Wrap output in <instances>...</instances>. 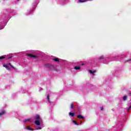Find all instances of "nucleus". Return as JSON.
<instances>
[{"mask_svg":"<svg viewBox=\"0 0 131 131\" xmlns=\"http://www.w3.org/2000/svg\"><path fill=\"white\" fill-rule=\"evenodd\" d=\"M89 72L90 73V74H92V75H95V74L96 73V72H97V71L94 70V71H92V70H90L89 71Z\"/></svg>","mask_w":131,"mask_h":131,"instance_id":"obj_7","label":"nucleus"},{"mask_svg":"<svg viewBox=\"0 0 131 131\" xmlns=\"http://www.w3.org/2000/svg\"><path fill=\"white\" fill-rule=\"evenodd\" d=\"M129 61H131V58L130 59H129L128 60H127L125 61V62H129Z\"/></svg>","mask_w":131,"mask_h":131,"instance_id":"obj_21","label":"nucleus"},{"mask_svg":"<svg viewBox=\"0 0 131 131\" xmlns=\"http://www.w3.org/2000/svg\"><path fill=\"white\" fill-rule=\"evenodd\" d=\"M27 55L29 57H31V58H33L34 59H37V58H38V57H37V56H36V55H33L30 54H27Z\"/></svg>","mask_w":131,"mask_h":131,"instance_id":"obj_6","label":"nucleus"},{"mask_svg":"<svg viewBox=\"0 0 131 131\" xmlns=\"http://www.w3.org/2000/svg\"><path fill=\"white\" fill-rule=\"evenodd\" d=\"M74 69H75V70H79V69H80V67H79V66H75L74 67Z\"/></svg>","mask_w":131,"mask_h":131,"instance_id":"obj_14","label":"nucleus"},{"mask_svg":"<svg viewBox=\"0 0 131 131\" xmlns=\"http://www.w3.org/2000/svg\"><path fill=\"white\" fill-rule=\"evenodd\" d=\"M5 58H6V57L3 56H1L0 57V60H2V59H5Z\"/></svg>","mask_w":131,"mask_h":131,"instance_id":"obj_19","label":"nucleus"},{"mask_svg":"<svg viewBox=\"0 0 131 131\" xmlns=\"http://www.w3.org/2000/svg\"><path fill=\"white\" fill-rule=\"evenodd\" d=\"M75 114V113H71V112H70V113H69L70 116H72V117H74Z\"/></svg>","mask_w":131,"mask_h":131,"instance_id":"obj_15","label":"nucleus"},{"mask_svg":"<svg viewBox=\"0 0 131 131\" xmlns=\"http://www.w3.org/2000/svg\"><path fill=\"white\" fill-rule=\"evenodd\" d=\"M35 124L36 125H38L39 127H36V129L37 130L38 129H41L42 128V120L40 118L39 115H37L35 117Z\"/></svg>","mask_w":131,"mask_h":131,"instance_id":"obj_1","label":"nucleus"},{"mask_svg":"<svg viewBox=\"0 0 131 131\" xmlns=\"http://www.w3.org/2000/svg\"><path fill=\"white\" fill-rule=\"evenodd\" d=\"M17 1H19V0H17Z\"/></svg>","mask_w":131,"mask_h":131,"instance_id":"obj_26","label":"nucleus"},{"mask_svg":"<svg viewBox=\"0 0 131 131\" xmlns=\"http://www.w3.org/2000/svg\"><path fill=\"white\" fill-rule=\"evenodd\" d=\"M9 66H10V67H12V68H13V69H15V68L13 66H12L10 63L3 64V67H5V68H6V69H7V70H10V67H9Z\"/></svg>","mask_w":131,"mask_h":131,"instance_id":"obj_5","label":"nucleus"},{"mask_svg":"<svg viewBox=\"0 0 131 131\" xmlns=\"http://www.w3.org/2000/svg\"><path fill=\"white\" fill-rule=\"evenodd\" d=\"M12 56H8L7 57V58H8V59H12Z\"/></svg>","mask_w":131,"mask_h":131,"instance_id":"obj_22","label":"nucleus"},{"mask_svg":"<svg viewBox=\"0 0 131 131\" xmlns=\"http://www.w3.org/2000/svg\"><path fill=\"white\" fill-rule=\"evenodd\" d=\"M42 88H39V91H42Z\"/></svg>","mask_w":131,"mask_h":131,"instance_id":"obj_24","label":"nucleus"},{"mask_svg":"<svg viewBox=\"0 0 131 131\" xmlns=\"http://www.w3.org/2000/svg\"><path fill=\"white\" fill-rule=\"evenodd\" d=\"M122 58V55H118V56H113L112 59V61H119L121 60Z\"/></svg>","mask_w":131,"mask_h":131,"instance_id":"obj_4","label":"nucleus"},{"mask_svg":"<svg viewBox=\"0 0 131 131\" xmlns=\"http://www.w3.org/2000/svg\"><path fill=\"white\" fill-rule=\"evenodd\" d=\"M88 2V0H79V3H85Z\"/></svg>","mask_w":131,"mask_h":131,"instance_id":"obj_18","label":"nucleus"},{"mask_svg":"<svg viewBox=\"0 0 131 131\" xmlns=\"http://www.w3.org/2000/svg\"><path fill=\"white\" fill-rule=\"evenodd\" d=\"M82 65H84V64L82 63Z\"/></svg>","mask_w":131,"mask_h":131,"instance_id":"obj_25","label":"nucleus"},{"mask_svg":"<svg viewBox=\"0 0 131 131\" xmlns=\"http://www.w3.org/2000/svg\"><path fill=\"white\" fill-rule=\"evenodd\" d=\"M71 109H73V108H74L73 104H72V103L71 104Z\"/></svg>","mask_w":131,"mask_h":131,"instance_id":"obj_20","label":"nucleus"},{"mask_svg":"<svg viewBox=\"0 0 131 131\" xmlns=\"http://www.w3.org/2000/svg\"><path fill=\"white\" fill-rule=\"evenodd\" d=\"M6 113V111H3L0 113V116H2V115H4Z\"/></svg>","mask_w":131,"mask_h":131,"instance_id":"obj_16","label":"nucleus"},{"mask_svg":"<svg viewBox=\"0 0 131 131\" xmlns=\"http://www.w3.org/2000/svg\"><path fill=\"white\" fill-rule=\"evenodd\" d=\"M28 122H30V119H25L24 120V123H27Z\"/></svg>","mask_w":131,"mask_h":131,"instance_id":"obj_9","label":"nucleus"},{"mask_svg":"<svg viewBox=\"0 0 131 131\" xmlns=\"http://www.w3.org/2000/svg\"><path fill=\"white\" fill-rule=\"evenodd\" d=\"M25 129H28V130H33L34 129L28 127H25Z\"/></svg>","mask_w":131,"mask_h":131,"instance_id":"obj_11","label":"nucleus"},{"mask_svg":"<svg viewBox=\"0 0 131 131\" xmlns=\"http://www.w3.org/2000/svg\"><path fill=\"white\" fill-rule=\"evenodd\" d=\"M45 66L46 67H47V68H48V69H50V70H54V71H56L57 70V69H56V68H55L54 66L51 64L47 63Z\"/></svg>","mask_w":131,"mask_h":131,"instance_id":"obj_3","label":"nucleus"},{"mask_svg":"<svg viewBox=\"0 0 131 131\" xmlns=\"http://www.w3.org/2000/svg\"><path fill=\"white\" fill-rule=\"evenodd\" d=\"M98 61H102L104 64H108V62H109V58L106 56H104V55H102L98 58Z\"/></svg>","mask_w":131,"mask_h":131,"instance_id":"obj_2","label":"nucleus"},{"mask_svg":"<svg viewBox=\"0 0 131 131\" xmlns=\"http://www.w3.org/2000/svg\"><path fill=\"white\" fill-rule=\"evenodd\" d=\"M73 124H75V125H79V123H77L76 121L73 120Z\"/></svg>","mask_w":131,"mask_h":131,"instance_id":"obj_13","label":"nucleus"},{"mask_svg":"<svg viewBox=\"0 0 131 131\" xmlns=\"http://www.w3.org/2000/svg\"><path fill=\"white\" fill-rule=\"evenodd\" d=\"M103 107H100V110H101L102 111H103Z\"/></svg>","mask_w":131,"mask_h":131,"instance_id":"obj_23","label":"nucleus"},{"mask_svg":"<svg viewBox=\"0 0 131 131\" xmlns=\"http://www.w3.org/2000/svg\"><path fill=\"white\" fill-rule=\"evenodd\" d=\"M77 118H81L82 119H84V117H83L81 115H78L77 116Z\"/></svg>","mask_w":131,"mask_h":131,"instance_id":"obj_17","label":"nucleus"},{"mask_svg":"<svg viewBox=\"0 0 131 131\" xmlns=\"http://www.w3.org/2000/svg\"><path fill=\"white\" fill-rule=\"evenodd\" d=\"M123 101H126L127 100V96L125 95L122 98Z\"/></svg>","mask_w":131,"mask_h":131,"instance_id":"obj_12","label":"nucleus"},{"mask_svg":"<svg viewBox=\"0 0 131 131\" xmlns=\"http://www.w3.org/2000/svg\"><path fill=\"white\" fill-rule=\"evenodd\" d=\"M47 99L48 101L50 103V105H52V102H51V101L50 100V95L49 94L47 95Z\"/></svg>","mask_w":131,"mask_h":131,"instance_id":"obj_10","label":"nucleus"},{"mask_svg":"<svg viewBox=\"0 0 131 131\" xmlns=\"http://www.w3.org/2000/svg\"><path fill=\"white\" fill-rule=\"evenodd\" d=\"M52 60H53V61H55V62H60V59H59V58H52Z\"/></svg>","mask_w":131,"mask_h":131,"instance_id":"obj_8","label":"nucleus"}]
</instances>
